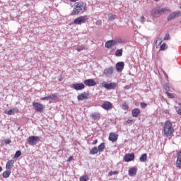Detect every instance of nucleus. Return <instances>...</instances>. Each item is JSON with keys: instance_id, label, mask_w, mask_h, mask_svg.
Masks as SVG:
<instances>
[{"instance_id": "nucleus-43", "label": "nucleus", "mask_w": 181, "mask_h": 181, "mask_svg": "<svg viewBox=\"0 0 181 181\" xmlns=\"http://www.w3.org/2000/svg\"><path fill=\"white\" fill-rule=\"evenodd\" d=\"M108 19H109V21H114V19H115V16H114V15H109L108 16Z\"/></svg>"}, {"instance_id": "nucleus-13", "label": "nucleus", "mask_w": 181, "mask_h": 181, "mask_svg": "<svg viewBox=\"0 0 181 181\" xmlns=\"http://www.w3.org/2000/svg\"><path fill=\"white\" fill-rule=\"evenodd\" d=\"M114 46H116L114 40H108L105 43V47H106V49H111V47H114Z\"/></svg>"}, {"instance_id": "nucleus-31", "label": "nucleus", "mask_w": 181, "mask_h": 181, "mask_svg": "<svg viewBox=\"0 0 181 181\" xmlns=\"http://www.w3.org/2000/svg\"><path fill=\"white\" fill-rule=\"evenodd\" d=\"M168 49V45H166L165 43H163L160 47V50H166Z\"/></svg>"}, {"instance_id": "nucleus-47", "label": "nucleus", "mask_w": 181, "mask_h": 181, "mask_svg": "<svg viewBox=\"0 0 181 181\" xmlns=\"http://www.w3.org/2000/svg\"><path fill=\"white\" fill-rule=\"evenodd\" d=\"M4 144L6 145H9V144H11V140L10 139H6L4 140Z\"/></svg>"}, {"instance_id": "nucleus-17", "label": "nucleus", "mask_w": 181, "mask_h": 181, "mask_svg": "<svg viewBox=\"0 0 181 181\" xmlns=\"http://www.w3.org/2000/svg\"><path fill=\"white\" fill-rule=\"evenodd\" d=\"M124 66H125V64H124V62H117L116 64V70H117V71H118L119 73L122 71V70H124Z\"/></svg>"}, {"instance_id": "nucleus-56", "label": "nucleus", "mask_w": 181, "mask_h": 181, "mask_svg": "<svg viewBox=\"0 0 181 181\" xmlns=\"http://www.w3.org/2000/svg\"><path fill=\"white\" fill-rule=\"evenodd\" d=\"M179 104V105H181V103H178Z\"/></svg>"}, {"instance_id": "nucleus-18", "label": "nucleus", "mask_w": 181, "mask_h": 181, "mask_svg": "<svg viewBox=\"0 0 181 181\" xmlns=\"http://www.w3.org/2000/svg\"><path fill=\"white\" fill-rule=\"evenodd\" d=\"M151 16H153V18H160V13L159 11V9L156 10V9H153L151 11Z\"/></svg>"}, {"instance_id": "nucleus-7", "label": "nucleus", "mask_w": 181, "mask_h": 181, "mask_svg": "<svg viewBox=\"0 0 181 181\" xmlns=\"http://www.w3.org/2000/svg\"><path fill=\"white\" fill-rule=\"evenodd\" d=\"M181 13L180 11H175L174 13L170 14L167 17L168 22H170V21H174V19H176L177 18L180 17Z\"/></svg>"}, {"instance_id": "nucleus-11", "label": "nucleus", "mask_w": 181, "mask_h": 181, "mask_svg": "<svg viewBox=\"0 0 181 181\" xmlns=\"http://www.w3.org/2000/svg\"><path fill=\"white\" fill-rule=\"evenodd\" d=\"M85 86H88V87H94L97 84L94 79H86L84 81Z\"/></svg>"}, {"instance_id": "nucleus-34", "label": "nucleus", "mask_w": 181, "mask_h": 181, "mask_svg": "<svg viewBox=\"0 0 181 181\" xmlns=\"http://www.w3.org/2000/svg\"><path fill=\"white\" fill-rule=\"evenodd\" d=\"M49 100H56L57 95L56 94H52L51 95H48Z\"/></svg>"}, {"instance_id": "nucleus-39", "label": "nucleus", "mask_w": 181, "mask_h": 181, "mask_svg": "<svg viewBox=\"0 0 181 181\" xmlns=\"http://www.w3.org/2000/svg\"><path fill=\"white\" fill-rule=\"evenodd\" d=\"M95 25L97 26H101L103 25V21L101 20H98L95 22Z\"/></svg>"}, {"instance_id": "nucleus-14", "label": "nucleus", "mask_w": 181, "mask_h": 181, "mask_svg": "<svg viewBox=\"0 0 181 181\" xmlns=\"http://www.w3.org/2000/svg\"><path fill=\"white\" fill-rule=\"evenodd\" d=\"M175 166L178 168V169H181V151H179L177 154V160L175 163Z\"/></svg>"}, {"instance_id": "nucleus-1", "label": "nucleus", "mask_w": 181, "mask_h": 181, "mask_svg": "<svg viewBox=\"0 0 181 181\" xmlns=\"http://www.w3.org/2000/svg\"><path fill=\"white\" fill-rule=\"evenodd\" d=\"M74 6L75 7L71 13L72 16L74 15H78V13L84 12L86 11V4H84V2L75 3Z\"/></svg>"}, {"instance_id": "nucleus-41", "label": "nucleus", "mask_w": 181, "mask_h": 181, "mask_svg": "<svg viewBox=\"0 0 181 181\" xmlns=\"http://www.w3.org/2000/svg\"><path fill=\"white\" fill-rule=\"evenodd\" d=\"M165 94H167L168 98H175V96L170 93L166 92Z\"/></svg>"}, {"instance_id": "nucleus-12", "label": "nucleus", "mask_w": 181, "mask_h": 181, "mask_svg": "<svg viewBox=\"0 0 181 181\" xmlns=\"http://www.w3.org/2000/svg\"><path fill=\"white\" fill-rule=\"evenodd\" d=\"M89 94L84 92L83 93H81L80 95H78L77 99L79 101H83L84 100H88Z\"/></svg>"}, {"instance_id": "nucleus-24", "label": "nucleus", "mask_w": 181, "mask_h": 181, "mask_svg": "<svg viewBox=\"0 0 181 181\" xmlns=\"http://www.w3.org/2000/svg\"><path fill=\"white\" fill-rule=\"evenodd\" d=\"M104 149H105V145L104 143L100 144L98 147V152H103Z\"/></svg>"}, {"instance_id": "nucleus-33", "label": "nucleus", "mask_w": 181, "mask_h": 181, "mask_svg": "<svg viewBox=\"0 0 181 181\" xmlns=\"http://www.w3.org/2000/svg\"><path fill=\"white\" fill-rule=\"evenodd\" d=\"M114 41L115 42L116 46L117 45H118V43H122V40L119 37L116 38L115 40H114Z\"/></svg>"}, {"instance_id": "nucleus-25", "label": "nucleus", "mask_w": 181, "mask_h": 181, "mask_svg": "<svg viewBox=\"0 0 181 181\" xmlns=\"http://www.w3.org/2000/svg\"><path fill=\"white\" fill-rule=\"evenodd\" d=\"M146 159H148V155L146 153L142 154L139 158L141 162H146Z\"/></svg>"}, {"instance_id": "nucleus-40", "label": "nucleus", "mask_w": 181, "mask_h": 181, "mask_svg": "<svg viewBox=\"0 0 181 181\" xmlns=\"http://www.w3.org/2000/svg\"><path fill=\"white\" fill-rule=\"evenodd\" d=\"M164 88L165 90L167 91H170V87L169 86V84L166 83L165 86H164Z\"/></svg>"}, {"instance_id": "nucleus-52", "label": "nucleus", "mask_w": 181, "mask_h": 181, "mask_svg": "<svg viewBox=\"0 0 181 181\" xmlns=\"http://www.w3.org/2000/svg\"><path fill=\"white\" fill-rule=\"evenodd\" d=\"M164 75L166 77V78H168V74H166V72H164Z\"/></svg>"}, {"instance_id": "nucleus-15", "label": "nucleus", "mask_w": 181, "mask_h": 181, "mask_svg": "<svg viewBox=\"0 0 181 181\" xmlns=\"http://www.w3.org/2000/svg\"><path fill=\"white\" fill-rule=\"evenodd\" d=\"M102 108H103V110H106V111H108L112 108V103L110 102H105L102 105Z\"/></svg>"}, {"instance_id": "nucleus-10", "label": "nucleus", "mask_w": 181, "mask_h": 181, "mask_svg": "<svg viewBox=\"0 0 181 181\" xmlns=\"http://www.w3.org/2000/svg\"><path fill=\"white\" fill-rule=\"evenodd\" d=\"M158 11L160 12V16H161V15H163V14L168 15V13H170V12H172V11L170 10V8L169 7L159 8Z\"/></svg>"}, {"instance_id": "nucleus-20", "label": "nucleus", "mask_w": 181, "mask_h": 181, "mask_svg": "<svg viewBox=\"0 0 181 181\" xmlns=\"http://www.w3.org/2000/svg\"><path fill=\"white\" fill-rule=\"evenodd\" d=\"M15 163V160H9L7 161L6 164V169L7 170H11V168H13V164Z\"/></svg>"}, {"instance_id": "nucleus-51", "label": "nucleus", "mask_w": 181, "mask_h": 181, "mask_svg": "<svg viewBox=\"0 0 181 181\" xmlns=\"http://www.w3.org/2000/svg\"><path fill=\"white\" fill-rule=\"evenodd\" d=\"M73 159V157H69V158H68V162H70V160H71Z\"/></svg>"}, {"instance_id": "nucleus-55", "label": "nucleus", "mask_w": 181, "mask_h": 181, "mask_svg": "<svg viewBox=\"0 0 181 181\" xmlns=\"http://www.w3.org/2000/svg\"><path fill=\"white\" fill-rule=\"evenodd\" d=\"M154 1H156V2H158L159 0H154Z\"/></svg>"}, {"instance_id": "nucleus-5", "label": "nucleus", "mask_w": 181, "mask_h": 181, "mask_svg": "<svg viewBox=\"0 0 181 181\" xmlns=\"http://www.w3.org/2000/svg\"><path fill=\"white\" fill-rule=\"evenodd\" d=\"M39 141H40V137L37 136H30L28 138V144L31 146L36 145L39 143Z\"/></svg>"}, {"instance_id": "nucleus-19", "label": "nucleus", "mask_w": 181, "mask_h": 181, "mask_svg": "<svg viewBox=\"0 0 181 181\" xmlns=\"http://www.w3.org/2000/svg\"><path fill=\"white\" fill-rule=\"evenodd\" d=\"M140 114H141V110L139 108H134L132 110V115L134 118H138Z\"/></svg>"}, {"instance_id": "nucleus-48", "label": "nucleus", "mask_w": 181, "mask_h": 181, "mask_svg": "<svg viewBox=\"0 0 181 181\" xmlns=\"http://www.w3.org/2000/svg\"><path fill=\"white\" fill-rule=\"evenodd\" d=\"M176 111H177V114L181 116V109L176 108Z\"/></svg>"}, {"instance_id": "nucleus-53", "label": "nucleus", "mask_w": 181, "mask_h": 181, "mask_svg": "<svg viewBox=\"0 0 181 181\" xmlns=\"http://www.w3.org/2000/svg\"><path fill=\"white\" fill-rule=\"evenodd\" d=\"M70 1V2H77V1H78V0H69Z\"/></svg>"}, {"instance_id": "nucleus-50", "label": "nucleus", "mask_w": 181, "mask_h": 181, "mask_svg": "<svg viewBox=\"0 0 181 181\" xmlns=\"http://www.w3.org/2000/svg\"><path fill=\"white\" fill-rule=\"evenodd\" d=\"M132 122V119H127V124H131Z\"/></svg>"}, {"instance_id": "nucleus-6", "label": "nucleus", "mask_w": 181, "mask_h": 181, "mask_svg": "<svg viewBox=\"0 0 181 181\" xmlns=\"http://www.w3.org/2000/svg\"><path fill=\"white\" fill-rule=\"evenodd\" d=\"M118 84L117 83L112 82L110 83H106L105 82L102 83V87L106 88V90H115Z\"/></svg>"}, {"instance_id": "nucleus-21", "label": "nucleus", "mask_w": 181, "mask_h": 181, "mask_svg": "<svg viewBox=\"0 0 181 181\" xmlns=\"http://www.w3.org/2000/svg\"><path fill=\"white\" fill-rule=\"evenodd\" d=\"M109 140H110L111 142H116V141L118 140V136L116 135L115 133H110L109 135Z\"/></svg>"}, {"instance_id": "nucleus-37", "label": "nucleus", "mask_w": 181, "mask_h": 181, "mask_svg": "<svg viewBox=\"0 0 181 181\" xmlns=\"http://www.w3.org/2000/svg\"><path fill=\"white\" fill-rule=\"evenodd\" d=\"M76 50L78 52H81V50H84V46H83V45L78 46L76 48Z\"/></svg>"}, {"instance_id": "nucleus-23", "label": "nucleus", "mask_w": 181, "mask_h": 181, "mask_svg": "<svg viewBox=\"0 0 181 181\" xmlns=\"http://www.w3.org/2000/svg\"><path fill=\"white\" fill-rule=\"evenodd\" d=\"M129 176H135V175H136V168H130L129 170Z\"/></svg>"}, {"instance_id": "nucleus-22", "label": "nucleus", "mask_w": 181, "mask_h": 181, "mask_svg": "<svg viewBox=\"0 0 181 181\" xmlns=\"http://www.w3.org/2000/svg\"><path fill=\"white\" fill-rule=\"evenodd\" d=\"M15 112H18L17 110L15 108L5 112L7 115H15Z\"/></svg>"}, {"instance_id": "nucleus-4", "label": "nucleus", "mask_w": 181, "mask_h": 181, "mask_svg": "<svg viewBox=\"0 0 181 181\" xmlns=\"http://www.w3.org/2000/svg\"><path fill=\"white\" fill-rule=\"evenodd\" d=\"M33 107L35 111H37V112H43V110H45V105L38 102L33 103Z\"/></svg>"}, {"instance_id": "nucleus-44", "label": "nucleus", "mask_w": 181, "mask_h": 181, "mask_svg": "<svg viewBox=\"0 0 181 181\" xmlns=\"http://www.w3.org/2000/svg\"><path fill=\"white\" fill-rule=\"evenodd\" d=\"M140 105H141V108H146V107H148V104H146V103H141L140 104Z\"/></svg>"}, {"instance_id": "nucleus-27", "label": "nucleus", "mask_w": 181, "mask_h": 181, "mask_svg": "<svg viewBox=\"0 0 181 181\" xmlns=\"http://www.w3.org/2000/svg\"><path fill=\"white\" fill-rule=\"evenodd\" d=\"M91 118H93V119H98V118H100V113L98 112H93L90 115Z\"/></svg>"}, {"instance_id": "nucleus-35", "label": "nucleus", "mask_w": 181, "mask_h": 181, "mask_svg": "<svg viewBox=\"0 0 181 181\" xmlns=\"http://www.w3.org/2000/svg\"><path fill=\"white\" fill-rule=\"evenodd\" d=\"M163 40H170V35H169V33L165 34Z\"/></svg>"}, {"instance_id": "nucleus-28", "label": "nucleus", "mask_w": 181, "mask_h": 181, "mask_svg": "<svg viewBox=\"0 0 181 181\" xmlns=\"http://www.w3.org/2000/svg\"><path fill=\"white\" fill-rule=\"evenodd\" d=\"M89 153L90 155H95V153H98V149L97 147H94L90 151Z\"/></svg>"}, {"instance_id": "nucleus-46", "label": "nucleus", "mask_w": 181, "mask_h": 181, "mask_svg": "<svg viewBox=\"0 0 181 181\" xmlns=\"http://www.w3.org/2000/svg\"><path fill=\"white\" fill-rule=\"evenodd\" d=\"M41 100L42 101H49V96H47V97H44V98H41Z\"/></svg>"}, {"instance_id": "nucleus-16", "label": "nucleus", "mask_w": 181, "mask_h": 181, "mask_svg": "<svg viewBox=\"0 0 181 181\" xmlns=\"http://www.w3.org/2000/svg\"><path fill=\"white\" fill-rule=\"evenodd\" d=\"M84 87H86L84 83H74L72 85V88H74V90H83L84 89Z\"/></svg>"}, {"instance_id": "nucleus-49", "label": "nucleus", "mask_w": 181, "mask_h": 181, "mask_svg": "<svg viewBox=\"0 0 181 181\" xmlns=\"http://www.w3.org/2000/svg\"><path fill=\"white\" fill-rule=\"evenodd\" d=\"M97 142H98V141L97 140V139H95V140H94L93 141V145H95L96 144H97Z\"/></svg>"}, {"instance_id": "nucleus-8", "label": "nucleus", "mask_w": 181, "mask_h": 181, "mask_svg": "<svg viewBox=\"0 0 181 181\" xmlns=\"http://www.w3.org/2000/svg\"><path fill=\"white\" fill-rule=\"evenodd\" d=\"M113 74H114L113 66H110L109 68H106L103 71V74H105L106 77H111V76H112Z\"/></svg>"}, {"instance_id": "nucleus-38", "label": "nucleus", "mask_w": 181, "mask_h": 181, "mask_svg": "<svg viewBox=\"0 0 181 181\" xmlns=\"http://www.w3.org/2000/svg\"><path fill=\"white\" fill-rule=\"evenodd\" d=\"M118 171H110L108 174L109 176H112L113 175H118Z\"/></svg>"}, {"instance_id": "nucleus-2", "label": "nucleus", "mask_w": 181, "mask_h": 181, "mask_svg": "<svg viewBox=\"0 0 181 181\" xmlns=\"http://www.w3.org/2000/svg\"><path fill=\"white\" fill-rule=\"evenodd\" d=\"M163 132L165 136H170L171 134L175 132V129H173V127H172V123L169 121H166L165 122L164 127H163Z\"/></svg>"}, {"instance_id": "nucleus-36", "label": "nucleus", "mask_w": 181, "mask_h": 181, "mask_svg": "<svg viewBox=\"0 0 181 181\" xmlns=\"http://www.w3.org/2000/svg\"><path fill=\"white\" fill-rule=\"evenodd\" d=\"M162 38H158L156 42V45L160 46V45H162Z\"/></svg>"}, {"instance_id": "nucleus-26", "label": "nucleus", "mask_w": 181, "mask_h": 181, "mask_svg": "<svg viewBox=\"0 0 181 181\" xmlns=\"http://www.w3.org/2000/svg\"><path fill=\"white\" fill-rule=\"evenodd\" d=\"M9 176H11V170H7L3 173V177H4V179L9 177Z\"/></svg>"}, {"instance_id": "nucleus-3", "label": "nucleus", "mask_w": 181, "mask_h": 181, "mask_svg": "<svg viewBox=\"0 0 181 181\" xmlns=\"http://www.w3.org/2000/svg\"><path fill=\"white\" fill-rule=\"evenodd\" d=\"M88 21V17L87 16H81L78 18H76L74 21V25H82V23H86Z\"/></svg>"}, {"instance_id": "nucleus-30", "label": "nucleus", "mask_w": 181, "mask_h": 181, "mask_svg": "<svg viewBox=\"0 0 181 181\" xmlns=\"http://www.w3.org/2000/svg\"><path fill=\"white\" fill-rule=\"evenodd\" d=\"M88 175H82L81 177H80L79 180L80 181H88Z\"/></svg>"}, {"instance_id": "nucleus-45", "label": "nucleus", "mask_w": 181, "mask_h": 181, "mask_svg": "<svg viewBox=\"0 0 181 181\" xmlns=\"http://www.w3.org/2000/svg\"><path fill=\"white\" fill-rule=\"evenodd\" d=\"M140 22H141V23H145V17L144 16H142L140 18Z\"/></svg>"}, {"instance_id": "nucleus-54", "label": "nucleus", "mask_w": 181, "mask_h": 181, "mask_svg": "<svg viewBox=\"0 0 181 181\" xmlns=\"http://www.w3.org/2000/svg\"><path fill=\"white\" fill-rule=\"evenodd\" d=\"M0 172H2V167L0 166Z\"/></svg>"}, {"instance_id": "nucleus-29", "label": "nucleus", "mask_w": 181, "mask_h": 181, "mask_svg": "<svg viewBox=\"0 0 181 181\" xmlns=\"http://www.w3.org/2000/svg\"><path fill=\"white\" fill-rule=\"evenodd\" d=\"M115 54L117 57H120V56H122V49L116 50Z\"/></svg>"}, {"instance_id": "nucleus-42", "label": "nucleus", "mask_w": 181, "mask_h": 181, "mask_svg": "<svg viewBox=\"0 0 181 181\" xmlns=\"http://www.w3.org/2000/svg\"><path fill=\"white\" fill-rule=\"evenodd\" d=\"M122 108H123V110H128V108H129V107L128 106V105H127L126 103H123V105H122Z\"/></svg>"}, {"instance_id": "nucleus-32", "label": "nucleus", "mask_w": 181, "mask_h": 181, "mask_svg": "<svg viewBox=\"0 0 181 181\" xmlns=\"http://www.w3.org/2000/svg\"><path fill=\"white\" fill-rule=\"evenodd\" d=\"M21 155H22V152H21V151H17L14 155V158H18L21 156Z\"/></svg>"}, {"instance_id": "nucleus-9", "label": "nucleus", "mask_w": 181, "mask_h": 181, "mask_svg": "<svg viewBox=\"0 0 181 181\" xmlns=\"http://www.w3.org/2000/svg\"><path fill=\"white\" fill-rule=\"evenodd\" d=\"M135 159V154L134 153H127L124 156V160L125 162H131Z\"/></svg>"}]
</instances>
